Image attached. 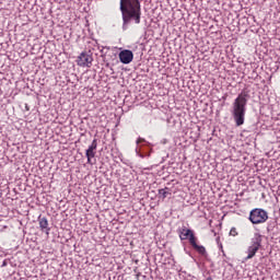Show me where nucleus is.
I'll list each match as a JSON object with an SVG mask.
<instances>
[{"label": "nucleus", "instance_id": "obj_1", "mask_svg": "<svg viewBox=\"0 0 280 280\" xmlns=\"http://www.w3.org/2000/svg\"><path fill=\"white\" fill-rule=\"evenodd\" d=\"M120 12L124 25L135 21L137 25L141 23V2L139 0H120Z\"/></svg>", "mask_w": 280, "mask_h": 280}, {"label": "nucleus", "instance_id": "obj_2", "mask_svg": "<svg viewBox=\"0 0 280 280\" xmlns=\"http://www.w3.org/2000/svg\"><path fill=\"white\" fill-rule=\"evenodd\" d=\"M246 104H248V92L243 91L234 100L232 105V117L236 126H244L246 118Z\"/></svg>", "mask_w": 280, "mask_h": 280}, {"label": "nucleus", "instance_id": "obj_3", "mask_svg": "<svg viewBox=\"0 0 280 280\" xmlns=\"http://www.w3.org/2000/svg\"><path fill=\"white\" fill-rule=\"evenodd\" d=\"M179 240L185 241L188 240L190 246H192L194 250L199 253V255H207V249L202 245H198V237H196V234L187 226H183L178 229Z\"/></svg>", "mask_w": 280, "mask_h": 280}, {"label": "nucleus", "instance_id": "obj_4", "mask_svg": "<svg viewBox=\"0 0 280 280\" xmlns=\"http://www.w3.org/2000/svg\"><path fill=\"white\" fill-rule=\"evenodd\" d=\"M262 240H264V236L261 234L259 233L254 234V237L252 238V244L247 248V257L245 258L246 261H248V259H253V257L257 255V250L261 248Z\"/></svg>", "mask_w": 280, "mask_h": 280}, {"label": "nucleus", "instance_id": "obj_5", "mask_svg": "<svg viewBox=\"0 0 280 280\" xmlns=\"http://www.w3.org/2000/svg\"><path fill=\"white\" fill-rule=\"evenodd\" d=\"M249 221L252 224H264L268 221V212L264 209L256 208L249 213Z\"/></svg>", "mask_w": 280, "mask_h": 280}, {"label": "nucleus", "instance_id": "obj_6", "mask_svg": "<svg viewBox=\"0 0 280 280\" xmlns=\"http://www.w3.org/2000/svg\"><path fill=\"white\" fill-rule=\"evenodd\" d=\"M79 67H91L93 65V56L90 52H82L78 59Z\"/></svg>", "mask_w": 280, "mask_h": 280}, {"label": "nucleus", "instance_id": "obj_7", "mask_svg": "<svg viewBox=\"0 0 280 280\" xmlns=\"http://www.w3.org/2000/svg\"><path fill=\"white\" fill-rule=\"evenodd\" d=\"M95 154H97V139H94L92 141V144L85 151V156L88 159L89 165H93V162L91 159H95Z\"/></svg>", "mask_w": 280, "mask_h": 280}, {"label": "nucleus", "instance_id": "obj_8", "mask_svg": "<svg viewBox=\"0 0 280 280\" xmlns=\"http://www.w3.org/2000/svg\"><path fill=\"white\" fill-rule=\"evenodd\" d=\"M118 58L122 65H130L135 60V54H132V50L125 49L119 52Z\"/></svg>", "mask_w": 280, "mask_h": 280}, {"label": "nucleus", "instance_id": "obj_9", "mask_svg": "<svg viewBox=\"0 0 280 280\" xmlns=\"http://www.w3.org/2000/svg\"><path fill=\"white\" fill-rule=\"evenodd\" d=\"M39 228L42 231H49V221H47V218H39Z\"/></svg>", "mask_w": 280, "mask_h": 280}, {"label": "nucleus", "instance_id": "obj_10", "mask_svg": "<svg viewBox=\"0 0 280 280\" xmlns=\"http://www.w3.org/2000/svg\"><path fill=\"white\" fill-rule=\"evenodd\" d=\"M168 188H162L159 190L160 196H162L163 200L167 198V196H171L172 192L167 191Z\"/></svg>", "mask_w": 280, "mask_h": 280}, {"label": "nucleus", "instance_id": "obj_11", "mask_svg": "<svg viewBox=\"0 0 280 280\" xmlns=\"http://www.w3.org/2000/svg\"><path fill=\"white\" fill-rule=\"evenodd\" d=\"M230 235H232L233 237H235L237 235V229L232 228L230 231Z\"/></svg>", "mask_w": 280, "mask_h": 280}, {"label": "nucleus", "instance_id": "obj_12", "mask_svg": "<svg viewBox=\"0 0 280 280\" xmlns=\"http://www.w3.org/2000/svg\"><path fill=\"white\" fill-rule=\"evenodd\" d=\"M137 143H138V144H139V143H145V139H143V138H138Z\"/></svg>", "mask_w": 280, "mask_h": 280}, {"label": "nucleus", "instance_id": "obj_13", "mask_svg": "<svg viewBox=\"0 0 280 280\" xmlns=\"http://www.w3.org/2000/svg\"><path fill=\"white\" fill-rule=\"evenodd\" d=\"M139 277H141V273H138V275H137V279H139Z\"/></svg>", "mask_w": 280, "mask_h": 280}, {"label": "nucleus", "instance_id": "obj_14", "mask_svg": "<svg viewBox=\"0 0 280 280\" xmlns=\"http://www.w3.org/2000/svg\"><path fill=\"white\" fill-rule=\"evenodd\" d=\"M26 110H30V108L27 107V105H26Z\"/></svg>", "mask_w": 280, "mask_h": 280}]
</instances>
